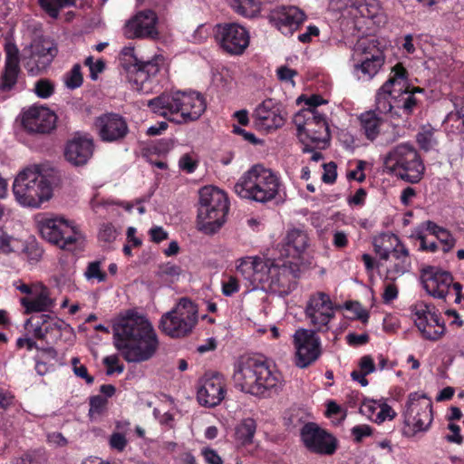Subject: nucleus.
<instances>
[{
	"instance_id": "1",
	"label": "nucleus",
	"mask_w": 464,
	"mask_h": 464,
	"mask_svg": "<svg viewBox=\"0 0 464 464\" xmlns=\"http://www.w3.org/2000/svg\"><path fill=\"white\" fill-rule=\"evenodd\" d=\"M114 346L128 362L150 360L159 346L157 334L149 320L134 311H127L112 326Z\"/></svg>"
},
{
	"instance_id": "2",
	"label": "nucleus",
	"mask_w": 464,
	"mask_h": 464,
	"mask_svg": "<svg viewBox=\"0 0 464 464\" xmlns=\"http://www.w3.org/2000/svg\"><path fill=\"white\" fill-rule=\"evenodd\" d=\"M233 381L241 392L262 398L278 394L284 382L275 366L257 357H241L234 366Z\"/></svg>"
},
{
	"instance_id": "3",
	"label": "nucleus",
	"mask_w": 464,
	"mask_h": 464,
	"mask_svg": "<svg viewBox=\"0 0 464 464\" xmlns=\"http://www.w3.org/2000/svg\"><path fill=\"white\" fill-rule=\"evenodd\" d=\"M147 105L154 113L178 124L197 121L206 110L204 97L196 92H163L149 100Z\"/></svg>"
},
{
	"instance_id": "4",
	"label": "nucleus",
	"mask_w": 464,
	"mask_h": 464,
	"mask_svg": "<svg viewBox=\"0 0 464 464\" xmlns=\"http://www.w3.org/2000/svg\"><path fill=\"white\" fill-rule=\"evenodd\" d=\"M281 185L274 171L256 164L238 179L234 191L241 198L265 204L277 197Z\"/></svg>"
},
{
	"instance_id": "5",
	"label": "nucleus",
	"mask_w": 464,
	"mask_h": 464,
	"mask_svg": "<svg viewBox=\"0 0 464 464\" xmlns=\"http://www.w3.org/2000/svg\"><path fill=\"white\" fill-rule=\"evenodd\" d=\"M229 209L227 194L217 187L206 186L199 190L198 227L207 235L218 232L226 221Z\"/></svg>"
},
{
	"instance_id": "6",
	"label": "nucleus",
	"mask_w": 464,
	"mask_h": 464,
	"mask_svg": "<svg viewBox=\"0 0 464 464\" xmlns=\"http://www.w3.org/2000/svg\"><path fill=\"white\" fill-rule=\"evenodd\" d=\"M13 193L17 202L24 207L40 208L48 201L53 189L50 181L37 167L26 168L14 179Z\"/></svg>"
},
{
	"instance_id": "7",
	"label": "nucleus",
	"mask_w": 464,
	"mask_h": 464,
	"mask_svg": "<svg viewBox=\"0 0 464 464\" xmlns=\"http://www.w3.org/2000/svg\"><path fill=\"white\" fill-rule=\"evenodd\" d=\"M383 165L389 173L411 184L419 183L425 171L420 155L409 143H401L392 148L385 156Z\"/></svg>"
},
{
	"instance_id": "8",
	"label": "nucleus",
	"mask_w": 464,
	"mask_h": 464,
	"mask_svg": "<svg viewBox=\"0 0 464 464\" xmlns=\"http://www.w3.org/2000/svg\"><path fill=\"white\" fill-rule=\"evenodd\" d=\"M198 323V306L188 298H181L176 306L165 313L159 328L165 334L180 338L191 333Z\"/></svg>"
},
{
	"instance_id": "9",
	"label": "nucleus",
	"mask_w": 464,
	"mask_h": 464,
	"mask_svg": "<svg viewBox=\"0 0 464 464\" xmlns=\"http://www.w3.org/2000/svg\"><path fill=\"white\" fill-rule=\"evenodd\" d=\"M421 282L427 293L445 302H461L462 285L453 281L450 272L438 266H428L421 269Z\"/></svg>"
},
{
	"instance_id": "10",
	"label": "nucleus",
	"mask_w": 464,
	"mask_h": 464,
	"mask_svg": "<svg viewBox=\"0 0 464 464\" xmlns=\"http://www.w3.org/2000/svg\"><path fill=\"white\" fill-rule=\"evenodd\" d=\"M42 237L63 250L72 251L82 235L79 229L68 220L58 218H44L39 222Z\"/></svg>"
},
{
	"instance_id": "11",
	"label": "nucleus",
	"mask_w": 464,
	"mask_h": 464,
	"mask_svg": "<svg viewBox=\"0 0 464 464\" xmlns=\"http://www.w3.org/2000/svg\"><path fill=\"white\" fill-rule=\"evenodd\" d=\"M433 421L432 402L424 394L411 392L409 395L404 411V423L412 427L411 432L404 431L407 437H412L417 432H426Z\"/></svg>"
},
{
	"instance_id": "12",
	"label": "nucleus",
	"mask_w": 464,
	"mask_h": 464,
	"mask_svg": "<svg viewBox=\"0 0 464 464\" xmlns=\"http://www.w3.org/2000/svg\"><path fill=\"white\" fill-rule=\"evenodd\" d=\"M411 316L422 337L430 341H438L445 332L444 321L435 305L425 302H417L411 306Z\"/></svg>"
},
{
	"instance_id": "13",
	"label": "nucleus",
	"mask_w": 464,
	"mask_h": 464,
	"mask_svg": "<svg viewBox=\"0 0 464 464\" xmlns=\"http://www.w3.org/2000/svg\"><path fill=\"white\" fill-rule=\"evenodd\" d=\"M214 36L220 49L229 55L243 54L250 44L248 30L237 23L217 24Z\"/></svg>"
},
{
	"instance_id": "14",
	"label": "nucleus",
	"mask_w": 464,
	"mask_h": 464,
	"mask_svg": "<svg viewBox=\"0 0 464 464\" xmlns=\"http://www.w3.org/2000/svg\"><path fill=\"white\" fill-rule=\"evenodd\" d=\"M162 70H165V57L156 54L150 60L141 61L135 73L129 76V82L137 92L149 93L160 84Z\"/></svg>"
},
{
	"instance_id": "15",
	"label": "nucleus",
	"mask_w": 464,
	"mask_h": 464,
	"mask_svg": "<svg viewBox=\"0 0 464 464\" xmlns=\"http://www.w3.org/2000/svg\"><path fill=\"white\" fill-rule=\"evenodd\" d=\"M295 364L304 369L314 363L322 354L321 340L314 331L298 329L294 334Z\"/></svg>"
},
{
	"instance_id": "16",
	"label": "nucleus",
	"mask_w": 464,
	"mask_h": 464,
	"mask_svg": "<svg viewBox=\"0 0 464 464\" xmlns=\"http://www.w3.org/2000/svg\"><path fill=\"white\" fill-rule=\"evenodd\" d=\"M361 130L366 139L375 141L380 138L382 145L396 141L401 134L399 133V123L392 121L388 125L389 130H382L385 125L384 120L375 113V111H367L359 116Z\"/></svg>"
},
{
	"instance_id": "17",
	"label": "nucleus",
	"mask_w": 464,
	"mask_h": 464,
	"mask_svg": "<svg viewBox=\"0 0 464 464\" xmlns=\"http://www.w3.org/2000/svg\"><path fill=\"white\" fill-rule=\"evenodd\" d=\"M355 53L360 61L355 68L369 77L374 76L385 61L382 47L377 39H360L355 45Z\"/></svg>"
},
{
	"instance_id": "18",
	"label": "nucleus",
	"mask_w": 464,
	"mask_h": 464,
	"mask_svg": "<svg viewBox=\"0 0 464 464\" xmlns=\"http://www.w3.org/2000/svg\"><path fill=\"white\" fill-rule=\"evenodd\" d=\"M301 438L306 449L315 454L331 456L338 448L337 439L314 422L302 428Z\"/></svg>"
},
{
	"instance_id": "19",
	"label": "nucleus",
	"mask_w": 464,
	"mask_h": 464,
	"mask_svg": "<svg viewBox=\"0 0 464 464\" xmlns=\"http://www.w3.org/2000/svg\"><path fill=\"white\" fill-rule=\"evenodd\" d=\"M94 127L101 140L108 143H121L130 132L126 119L114 112H107L97 117Z\"/></svg>"
},
{
	"instance_id": "20",
	"label": "nucleus",
	"mask_w": 464,
	"mask_h": 464,
	"mask_svg": "<svg viewBox=\"0 0 464 464\" xmlns=\"http://www.w3.org/2000/svg\"><path fill=\"white\" fill-rule=\"evenodd\" d=\"M252 117L255 126L266 132L283 127L286 121L283 104L272 98L263 101L256 108Z\"/></svg>"
},
{
	"instance_id": "21",
	"label": "nucleus",
	"mask_w": 464,
	"mask_h": 464,
	"mask_svg": "<svg viewBox=\"0 0 464 464\" xmlns=\"http://www.w3.org/2000/svg\"><path fill=\"white\" fill-rule=\"evenodd\" d=\"M304 122L297 127L302 142L309 140L314 144H326L330 140V130L324 115L318 111L305 110Z\"/></svg>"
},
{
	"instance_id": "22",
	"label": "nucleus",
	"mask_w": 464,
	"mask_h": 464,
	"mask_svg": "<svg viewBox=\"0 0 464 464\" xmlns=\"http://www.w3.org/2000/svg\"><path fill=\"white\" fill-rule=\"evenodd\" d=\"M268 19L283 34L292 35L306 20V14L295 5H280L270 11Z\"/></svg>"
},
{
	"instance_id": "23",
	"label": "nucleus",
	"mask_w": 464,
	"mask_h": 464,
	"mask_svg": "<svg viewBox=\"0 0 464 464\" xmlns=\"http://www.w3.org/2000/svg\"><path fill=\"white\" fill-rule=\"evenodd\" d=\"M227 393L226 382L222 374L214 372L205 374L200 381L197 398L200 405L212 408L224 400Z\"/></svg>"
},
{
	"instance_id": "24",
	"label": "nucleus",
	"mask_w": 464,
	"mask_h": 464,
	"mask_svg": "<svg viewBox=\"0 0 464 464\" xmlns=\"http://www.w3.org/2000/svg\"><path fill=\"white\" fill-rule=\"evenodd\" d=\"M58 53L56 44L46 39L39 40L32 45L31 54L24 63V68L32 75L43 73Z\"/></svg>"
},
{
	"instance_id": "25",
	"label": "nucleus",
	"mask_w": 464,
	"mask_h": 464,
	"mask_svg": "<svg viewBox=\"0 0 464 464\" xmlns=\"http://www.w3.org/2000/svg\"><path fill=\"white\" fill-rule=\"evenodd\" d=\"M157 23L158 16L154 11L150 9L140 11L126 23L124 34L129 39H155L159 35Z\"/></svg>"
},
{
	"instance_id": "26",
	"label": "nucleus",
	"mask_w": 464,
	"mask_h": 464,
	"mask_svg": "<svg viewBox=\"0 0 464 464\" xmlns=\"http://www.w3.org/2000/svg\"><path fill=\"white\" fill-rule=\"evenodd\" d=\"M255 262L253 284H268L269 286L277 288L285 286L288 273L286 267H281L276 265L274 261L259 256H255Z\"/></svg>"
},
{
	"instance_id": "27",
	"label": "nucleus",
	"mask_w": 464,
	"mask_h": 464,
	"mask_svg": "<svg viewBox=\"0 0 464 464\" xmlns=\"http://www.w3.org/2000/svg\"><path fill=\"white\" fill-rule=\"evenodd\" d=\"M56 114L46 107L33 106L24 112L22 123L29 132L49 133L56 126Z\"/></svg>"
},
{
	"instance_id": "28",
	"label": "nucleus",
	"mask_w": 464,
	"mask_h": 464,
	"mask_svg": "<svg viewBox=\"0 0 464 464\" xmlns=\"http://www.w3.org/2000/svg\"><path fill=\"white\" fill-rule=\"evenodd\" d=\"M65 326L64 321L44 314L31 316L24 324L25 329L32 331L34 337L38 340H45L48 335L58 338Z\"/></svg>"
},
{
	"instance_id": "29",
	"label": "nucleus",
	"mask_w": 464,
	"mask_h": 464,
	"mask_svg": "<svg viewBox=\"0 0 464 464\" xmlns=\"http://www.w3.org/2000/svg\"><path fill=\"white\" fill-rule=\"evenodd\" d=\"M424 89L420 87L401 86L394 92L393 101L395 103V110L401 114L400 118L403 122H406L414 110L421 105V101L417 98L416 94L423 93Z\"/></svg>"
},
{
	"instance_id": "30",
	"label": "nucleus",
	"mask_w": 464,
	"mask_h": 464,
	"mask_svg": "<svg viewBox=\"0 0 464 464\" xmlns=\"http://www.w3.org/2000/svg\"><path fill=\"white\" fill-rule=\"evenodd\" d=\"M93 141L87 137H74L70 140L64 150V157L68 162L74 166H83L92 158L93 153Z\"/></svg>"
},
{
	"instance_id": "31",
	"label": "nucleus",
	"mask_w": 464,
	"mask_h": 464,
	"mask_svg": "<svg viewBox=\"0 0 464 464\" xmlns=\"http://www.w3.org/2000/svg\"><path fill=\"white\" fill-rule=\"evenodd\" d=\"M392 82H385L375 96V111L376 114H383L389 116L392 121H397L401 118V114L395 110V103L393 101L394 92H397V89H390V83Z\"/></svg>"
},
{
	"instance_id": "32",
	"label": "nucleus",
	"mask_w": 464,
	"mask_h": 464,
	"mask_svg": "<svg viewBox=\"0 0 464 464\" xmlns=\"http://www.w3.org/2000/svg\"><path fill=\"white\" fill-rule=\"evenodd\" d=\"M20 302L27 314L46 312L53 305L49 290L45 286H42L41 291L34 298L23 297Z\"/></svg>"
},
{
	"instance_id": "33",
	"label": "nucleus",
	"mask_w": 464,
	"mask_h": 464,
	"mask_svg": "<svg viewBox=\"0 0 464 464\" xmlns=\"http://www.w3.org/2000/svg\"><path fill=\"white\" fill-rule=\"evenodd\" d=\"M391 255L395 258L396 263L392 269L389 270L390 273L404 274L411 268V260L409 256L408 248L401 242L397 237V240L392 243Z\"/></svg>"
},
{
	"instance_id": "34",
	"label": "nucleus",
	"mask_w": 464,
	"mask_h": 464,
	"mask_svg": "<svg viewBox=\"0 0 464 464\" xmlns=\"http://www.w3.org/2000/svg\"><path fill=\"white\" fill-rule=\"evenodd\" d=\"M129 421H116L115 430L109 437V446L111 450H116L117 452H122L125 450L128 445V440L126 433L129 430Z\"/></svg>"
},
{
	"instance_id": "35",
	"label": "nucleus",
	"mask_w": 464,
	"mask_h": 464,
	"mask_svg": "<svg viewBox=\"0 0 464 464\" xmlns=\"http://www.w3.org/2000/svg\"><path fill=\"white\" fill-rule=\"evenodd\" d=\"M287 251L293 250V256H300L308 246L307 235L299 229L289 231L285 237Z\"/></svg>"
},
{
	"instance_id": "36",
	"label": "nucleus",
	"mask_w": 464,
	"mask_h": 464,
	"mask_svg": "<svg viewBox=\"0 0 464 464\" xmlns=\"http://www.w3.org/2000/svg\"><path fill=\"white\" fill-rule=\"evenodd\" d=\"M256 430V420L252 418L244 419L236 428V438L242 445L252 443Z\"/></svg>"
},
{
	"instance_id": "37",
	"label": "nucleus",
	"mask_w": 464,
	"mask_h": 464,
	"mask_svg": "<svg viewBox=\"0 0 464 464\" xmlns=\"http://www.w3.org/2000/svg\"><path fill=\"white\" fill-rule=\"evenodd\" d=\"M232 8L245 17H254L261 8V0H231Z\"/></svg>"
},
{
	"instance_id": "38",
	"label": "nucleus",
	"mask_w": 464,
	"mask_h": 464,
	"mask_svg": "<svg viewBox=\"0 0 464 464\" xmlns=\"http://www.w3.org/2000/svg\"><path fill=\"white\" fill-rule=\"evenodd\" d=\"M349 5L355 8L358 13L366 18H374L380 11L378 0H350Z\"/></svg>"
},
{
	"instance_id": "39",
	"label": "nucleus",
	"mask_w": 464,
	"mask_h": 464,
	"mask_svg": "<svg viewBox=\"0 0 464 464\" xmlns=\"http://www.w3.org/2000/svg\"><path fill=\"white\" fill-rule=\"evenodd\" d=\"M305 312H334L332 301L328 295L324 293H317L315 295L311 296Z\"/></svg>"
},
{
	"instance_id": "40",
	"label": "nucleus",
	"mask_w": 464,
	"mask_h": 464,
	"mask_svg": "<svg viewBox=\"0 0 464 464\" xmlns=\"http://www.w3.org/2000/svg\"><path fill=\"white\" fill-rule=\"evenodd\" d=\"M141 60H140L133 47H124L120 53V63L122 68L128 72V77L131 76L132 73L138 69Z\"/></svg>"
},
{
	"instance_id": "41",
	"label": "nucleus",
	"mask_w": 464,
	"mask_h": 464,
	"mask_svg": "<svg viewBox=\"0 0 464 464\" xmlns=\"http://www.w3.org/2000/svg\"><path fill=\"white\" fill-rule=\"evenodd\" d=\"M77 0H39L42 9L52 18L57 19L60 10L76 6Z\"/></svg>"
},
{
	"instance_id": "42",
	"label": "nucleus",
	"mask_w": 464,
	"mask_h": 464,
	"mask_svg": "<svg viewBox=\"0 0 464 464\" xmlns=\"http://www.w3.org/2000/svg\"><path fill=\"white\" fill-rule=\"evenodd\" d=\"M397 240L396 235H382L379 238H375L373 242V248L376 255L382 260H388L391 256L392 243Z\"/></svg>"
},
{
	"instance_id": "43",
	"label": "nucleus",
	"mask_w": 464,
	"mask_h": 464,
	"mask_svg": "<svg viewBox=\"0 0 464 464\" xmlns=\"http://www.w3.org/2000/svg\"><path fill=\"white\" fill-rule=\"evenodd\" d=\"M19 72V64L5 63L0 90L10 91L16 84Z\"/></svg>"
},
{
	"instance_id": "44",
	"label": "nucleus",
	"mask_w": 464,
	"mask_h": 464,
	"mask_svg": "<svg viewBox=\"0 0 464 464\" xmlns=\"http://www.w3.org/2000/svg\"><path fill=\"white\" fill-rule=\"evenodd\" d=\"M306 316L310 319L311 324L314 327V333L316 331H324L327 330V324L330 322L331 318L334 317V312L327 313V312H305Z\"/></svg>"
},
{
	"instance_id": "45",
	"label": "nucleus",
	"mask_w": 464,
	"mask_h": 464,
	"mask_svg": "<svg viewBox=\"0 0 464 464\" xmlns=\"http://www.w3.org/2000/svg\"><path fill=\"white\" fill-rule=\"evenodd\" d=\"M407 79V70L402 65V63H398L392 67V75L386 82H392L390 83V89H396V86L400 88L403 84L405 85Z\"/></svg>"
},
{
	"instance_id": "46",
	"label": "nucleus",
	"mask_w": 464,
	"mask_h": 464,
	"mask_svg": "<svg viewBox=\"0 0 464 464\" xmlns=\"http://www.w3.org/2000/svg\"><path fill=\"white\" fill-rule=\"evenodd\" d=\"M237 272L240 274L245 279L248 280L253 284V272L255 262V256H246L237 260Z\"/></svg>"
},
{
	"instance_id": "47",
	"label": "nucleus",
	"mask_w": 464,
	"mask_h": 464,
	"mask_svg": "<svg viewBox=\"0 0 464 464\" xmlns=\"http://www.w3.org/2000/svg\"><path fill=\"white\" fill-rule=\"evenodd\" d=\"M102 262L100 260H95L90 262L86 267L84 272V276L88 280H97L98 282H105L107 279V274L105 271L102 270Z\"/></svg>"
},
{
	"instance_id": "48",
	"label": "nucleus",
	"mask_w": 464,
	"mask_h": 464,
	"mask_svg": "<svg viewBox=\"0 0 464 464\" xmlns=\"http://www.w3.org/2000/svg\"><path fill=\"white\" fill-rule=\"evenodd\" d=\"M83 82V77L81 72V65L76 63L72 66V70L65 76V84L71 89L74 90L79 88Z\"/></svg>"
},
{
	"instance_id": "49",
	"label": "nucleus",
	"mask_w": 464,
	"mask_h": 464,
	"mask_svg": "<svg viewBox=\"0 0 464 464\" xmlns=\"http://www.w3.org/2000/svg\"><path fill=\"white\" fill-rule=\"evenodd\" d=\"M34 92L38 97L47 99L54 92V85L49 79H40L34 84Z\"/></svg>"
},
{
	"instance_id": "50",
	"label": "nucleus",
	"mask_w": 464,
	"mask_h": 464,
	"mask_svg": "<svg viewBox=\"0 0 464 464\" xmlns=\"http://www.w3.org/2000/svg\"><path fill=\"white\" fill-rule=\"evenodd\" d=\"M447 429L451 432L447 434L444 439L448 443L462 445L464 443V437L461 435V428L459 425L450 422Z\"/></svg>"
},
{
	"instance_id": "51",
	"label": "nucleus",
	"mask_w": 464,
	"mask_h": 464,
	"mask_svg": "<svg viewBox=\"0 0 464 464\" xmlns=\"http://www.w3.org/2000/svg\"><path fill=\"white\" fill-rule=\"evenodd\" d=\"M433 134L432 130H425L417 134L416 140L421 150L429 151L432 149L433 145L436 143L433 139Z\"/></svg>"
},
{
	"instance_id": "52",
	"label": "nucleus",
	"mask_w": 464,
	"mask_h": 464,
	"mask_svg": "<svg viewBox=\"0 0 464 464\" xmlns=\"http://www.w3.org/2000/svg\"><path fill=\"white\" fill-rule=\"evenodd\" d=\"M72 370L74 374L82 379H84L87 384H92L94 382V378L88 373L87 367L83 364H81L80 359L78 357H72L71 360Z\"/></svg>"
},
{
	"instance_id": "53",
	"label": "nucleus",
	"mask_w": 464,
	"mask_h": 464,
	"mask_svg": "<svg viewBox=\"0 0 464 464\" xmlns=\"http://www.w3.org/2000/svg\"><path fill=\"white\" fill-rule=\"evenodd\" d=\"M108 401L107 398L102 395H94L90 398V415H101L106 409Z\"/></svg>"
},
{
	"instance_id": "54",
	"label": "nucleus",
	"mask_w": 464,
	"mask_h": 464,
	"mask_svg": "<svg viewBox=\"0 0 464 464\" xmlns=\"http://www.w3.org/2000/svg\"><path fill=\"white\" fill-rule=\"evenodd\" d=\"M118 232L111 223H104L101 226L99 238L102 241L111 243L116 239Z\"/></svg>"
},
{
	"instance_id": "55",
	"label": "nucleus",
	"mask_w": 464,
	"mask_h": 464,
	"mask_svg": "<svg viewBox=\"0 0 464 464\" xmlns=\"http://www.w3.org/2000/svg\"><path fill=\"white\" fill-rule=\"evenodd\" d=\"M198 166V161L189 154H184L179 160V169L188 173H193Z\"/></svg>"
},
{
	"instance_id": "56",
	"label": "nucleus",
	"mask_w": 464,
	"mask_h": 464,
	"mask_svg": "<svg viewBox=\"0 0 464 464\" xmlns=\"http://www.w3.org/2000/svg\"><path fill=\"white\" fill-rule=\"evenodd\" d=\"M436 238L442 244L444 253L450 252L455 246L456 240L449 230L443 229L437 235Z\"/></svg>"
},
{
	"instance_id": "57",
	"label": "nucleus",
	"mask_w": 464,
	"mask_h": 464,
	"mask_svg": "<svg viewBox=\"0 0 464 464\" xmlns=\"http://www.w3.org/2000/svg\"><path fill=\"white\" fill-rule=\"evenodd\" d=\"M351 433L353 437V440L356 443H360L365 437H369L372 434V428L367 424H360L353 427Z\"/></svg>"
},
{
	"instance_id": "58",
	"label": "nucleus",
	"mask_w": 464,
	"mask_h": 464,
	"mask_svg": "<svg viewBox=\"0 0 464 464\" xmlns=\"http://www.w3.org/2000/svg\"><path fill=\"white\" fill-rule=\"evenodd\" d=\"M103 364L106 366L107 375H111L114 372L121 373L124 371L123 364H119V359L116 355L106 356L103 359Z\"/></svg>"
},
{
	"instance_id": "59",
	"label": "nucleus",
	"mask_w": 464,
	"mask_h": 464,
	"mask_svg": "<svg viewBox=\"0 0 464 464\" xmlns=\"http://www.w3.org/2000/svg\"><path fill=\"white\" fill-rule=\"evenodd\" d=\"M5 52L6 55L5 63L19 64V50L14 43L6 42L5 44Z\"/></svg>"
},
{
	"instance_id": "60",
	"label": "nucleus",
	"mask_w": 464,
	"mask_h": 464,
	"mask_svg": "<svg viewBox=\"0 0 464 464\" xmlns=\"http://www.w3.org/2000/svg\"><path fill=\"white\" fill-rule=\"evenodd\" d=\"M379 411L376 414L374 421L381 423L385 420H392L396 416L394 410L387 403L378 404Z\"/></svg>"
},
{
	"instance_id": "61",
	"label": "nucleus",
	"mask_w": 464,
	"mask_h": 464,
	"mask_svg": "<svg viewBox=\"0 0 464 464\" xmlns=\"http://www.w3.org/2000/svg\"><path fill=\"white\" fill-rule=\"evenodd\" d=\"M416 238L420 241V250L424 252L435 253L439 246L435 241H429L422 231L417 232Z\"/></svg>"
},
{
	"instance_id": "62",
	"label": "nucleus",
	"mask_w": 464,
	"mask_h": 464,
	"mask_svg": "<svg viewBox=\"0 0 464 464\" xmlns=\"http://www.w3.org/2000/svg\"><path fill=\"white\" fill-rule=\"evenodd\" d=\"M337 166L334 162L331 161L327 164H324V172L322 176V180L326 184H333L335 182L337 178Z\"/></svg>"
},
{
	"instance_id": "63",
	"label": "nucleus",
	"mask_w": 464,
	"mask_h": 464,
	"mask_svg": "<svg viewBox=\"0 0 464 464\" xmlns=\"http://www.w3.org/2000/svg\"><path fill=\"white\" fill-rule=\"evenodd\" d=\"M345 308L349 311L354 313V315L357 319L362 322H366L368 320L369 314L362 307L359 302H347L345 304Z\"/></svg>"
},
{
	"instance_id": "64",
	"label": "nucleus",
	"mask_w": 464,
	"mask_h": 464,
	"mask_svg": "<svg viewBox=\"0 0 464 464\" xmlns=\"http://www.w3.org/2000/svg\"><path fill=\"white\" fill-rule=\"evenodd\" d=\"M201 455L208 464H223L222 458L218 454L217 450L209 447L201 450Z\"/></svg>"
}]
</instances>
